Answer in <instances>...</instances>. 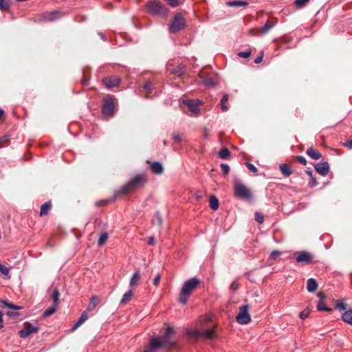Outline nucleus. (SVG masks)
Wrapping results in <instances>:
<instances>
[{
	"instance_id": "1",
	"label": "nucleus",
	"mask_w": 352,
	"mask_h": 352,
	"mask_svg": "<svg viewBox=\"0 0 352 352\" xmlns=\"http://www.w3.org/2000/svg\"><path fill=\"white\" fill-rule=\"evenodd\" d=\"M173 333V329L171 327H168L164 335L152 338L150 340L148 347L144 352H155L160 348L173 346L175 342L170 339V336Z\"/></svg>"
},
{
	"instance_id": "2",
	"label": "nucleus",
	"mask_w": 352,
	"mask_h": 352,
	"mask_svg": "<svg viewBox=\"0 0 352 352\" xmlns=\"http://www.w3.org/2000/svg\"><path fill=\"white\" fill-rule=\"evenodd\" d=\"M199 284V280L195 277L185 281L179 293V302L182 305H186L188 302V296Z\"/></svg>"
},
{
	"instance_id": "3",
	"label": "nucleus",
	"mask_w": 352,
	"mask_h": 352,
	"mask_svg": "<svg viewBox=\"0 0 352 352\" xmlns=\"http://www.w3.org/2000/svg\"><path fill=\"white\" fill-rule=\"evenodd\" d=\"M186 335L197 341L199 339L204 340H212L216 337L214 328L199 329L195 330H186Z\"/></svg>"
},
{
	"instance_id": "4",
	"label": "nucleus",
	"mask_w": 352,
	"mask_h": 352,
	"mask_svg": "<svg viewBox=\"0 0 352 352\" xmlns=\"http://www.w3.org/2000/svg\"><path fill=\"white\" fill-rule=\"evenodd\" d=\"M144 177L142 175H137L123 186L116 193L117 195L133 191L142 185Z\"/></svg>"
},
{
	"instance_id": "5",
	"label": "nucleus",
	"mask_w": 352,
	"mask_h": 352,
	"mask_svg": "<svg viewBox=\"0 0 352 352\" xmlns=\"http://www.w3.org/2000/svg\"><path fill=\"white\" fill-rule=\"evenodd\" d=\"M147 8L148 12L152 14L158 15L160 16H166L168 14V10L157 0H151L147 3Z\"/></svg>"
},
{
	"instance_id": "6",
	"label": "nucleus",
	"mask_w": 352,
	"mask_h": 352,
	"mask_svg": "<svg viewBox=\"0 0 352 352\" xmlns=\"http://www.w3.org/2000/svg\"><path fill=\"white\" fill-rule=\"evenodd\" d=\"M234 196L238 199L250 201L252 195L250 190L243 184H236L234 187Z\"/></svg>"
},
{
	"instance_id": "7",
	"label": "nucleus",
	"mask_w": 352,
	"mask_h": 352,
	"mask_svg": "<svg viewBox=\"0 0 352 352\" xmlns=\"http://www.w3.org/2000/svg\"><path fill=\"white\" fill-rule=\"evenodd\" d=\"M115 100L113 96H107L103 98L102 113L106 116H111L115 112Z\"/></svg>"
},
{
	"instance_id": "8",
	"label": "nucleus",
	"mask_w": 352,
	"mask_h": 352,
	"mask_svg": "<svg viewBox=\"0 0 352 352\" xmlns=\"http://www.w3.org/2000/svg\"><path fill=\"white\" fill-rule=\"evenodd\" d=\"M236 320L241 324H247L251 321L248 305L246 304L239 307V313L236 316Z\"/></svg>"
},
{
	"instance_id": "9",
	"label": "nucleus",
	"mask_w": 352,
	"mask_h": 352,
	"mask_svg": "<svg viewBox=\"0 0 352 352\" xmlns=\"http://www.w3.org/2000/svg\"><path fill=\"white\" fill-rule=\"evenodd\" d=\"M186 26V22L182 16L177 14L175 16L174 19L169 27V31L170 33H175L184 28Z\"/></svg>"
},
{
	"instance_id": "10",
	"label": "nucleus",
	"mask_w": 352,
	"mask_h": 352,
	"mask_svg": "<svg viewBox=\"0 0 352 352\" xmlns=\"http://www.w3.org/2000/svg\"><path fill=\"white\" fill-rule=\"evenodd\" d=\"M296 261L302 265H308L311 263L313 256L308 252L301 251L294 253Z\"/></svg>"
},
{
	"instance_id": "11",
	"label": "nucleus",
	"mask_w": 352,
	"mask_h": 352,
	"mask_svg": "<svg viewBox=\"0 0 352 352\" xmlns=\"http://www.w3.org/2000/svg\"><path fill=\"white\" fill-rule=\"evenodd\" d=\"M60 16L58 11L45 12L39 16L38 20L41 22H50L57 20Z\"/></svg>"
},
{
	"instance_id": "12",
	"label": "nucleus",
	"mask_w": 352,
	"mask_h": 352,
	"mask_svg": "<svg viewBox=\"0 0 352 352\" xmlns=\"http://www.w3.org/2000/svg\"><path fill=\"white\" fill-rule=\"evenodd\" d=\"M38 328L29 322L25 324L24 328L19 331V336L21 338H26L30 334L37 333Z\"/></svg>"
},
{
	"instance_id": "13",
	"label": "nucleus",
	"mask_w": 352,
	"mask_h": 352,
	"mask_svg": "<svg viewBox=\"0 0 352 352\" xmlns=\"http://www.w3.org/2000/svg\"><path fill=\"white\" fill-rule=\"evenodd\" d=\"M102 82L107 88H113L120 85L121 79L116 76H110L104 78Z\"/></svg>"
},
{
	"instance_id": "14",
	"label": "nucleus",
	"mask_w": 352,
	"mask_h": 352,
	"mask_svg": "<svg viewBox=\"0 0 352 352\" xmlns=\"http://www.w3.org/2000/svg\"><path fill=\"white\" fill-rule=\"evenodd\" d=\"M314 167L316 172L322 176H326L329 171V165L327 162L317 163Z\"/></svg>"
},
{
	"instance_id": "15",
	"label": "nucleus",
	"mask_w": 352,
	"mask_h": 352,
	"mask_svg": "<svg viewBox=\"0 0 352 352\" xmlns=\"http://www.w3.org/2000/svg\"><path fill=\"white\" fill-rule=\"evenodd\" d=\"M189 110L195 115H198L200 112L199 109V102L197 100H188L184 101Z\"/></svg>"
},
{
	"instance_id": "16",
	"label": "nucleus",
	"mask_w": 352,
	"mask_h": 352,
	"mask_svg": "<svg viewBox=\"0 0 352 352\" xmlns=\"http://www.w3.org/2000/svg\"><path fill=\"white\" fill-rule=\"evenodd\" d=\"M143 89L146 92L145 98H150L149 95L152 94L155 90V85L151 81H147L142 85Z\"/></svg>"
},
{
	"instance_id": "17",
	"label": "nucleus",
	"mask_w": 352,
	"mask_h": 352,
	"mask_svg": "<svg viewBox=\"0 0 352 352\" xmlns=\"http://www.w3.org/2000/svg\"><path fill=\"white\" fill-rule=\"evenodd\" d=\"M88 319V314L85 311H84L80 318L78 319L77 322L74 324L72 328V331H74L76 330L80 326H81Z\"/></svg>"
},
{
	"instance_id": "18",
	"label": "nucleus",
	"mask_w": 352,
	"mask_h": 352,
	"mask_svg": "<svg viewBox=\"0 0 352 352\" xmlns=\"http://www.w3.org/2000/svg\"><path fill=\"white\" fill-rule=\"evenodd\" d=\"M318 288V283L316 280L313 278H310L307 281V289L309 292L313 293L316 291Z\"/></svg>"
},
{
	"instance_id": "19",
	"label": "nucleus",
	"mask_w": 352,
	"mask_h": 352,
	"mask_svg": "<svg viewBox=\"0 0 352 352\" xmlns=\"http://www.w3.org/2000/svg\"><path fill=\"white\" fill-rule=\"evenodd\" d=\"M306 153L314 160H318L321 157V153L318 150L314 149L312 147L308 148Z\"/></svg>"
},
{
	"instance_id": "20",
	"label": "nucleus",
	"mask_w": 352,
	"mask_h": 352,
	"mask_svg": "<svg viewBox=\"0 0 352 352\" xmlns=\"http://www.w3.org/2000/svg\"><path fill=\"white\" fill-rule=\"evenodd\" d=\"M279 168L281 173L285 177H288L292 173L291 167L287 164H280L279 165Z\"/></svg>"
},
{
	"instance_id": "21",
	"label": "nucleus",
	"mask_w": 352,
	"mask_h": 352,
	"mask_svg": "<svg viewBox=\"0 0 352 352\" xmlns=\"http://www.w3.org/2000/svg\"><path fill=\"white\" fill-rule=\"evenodd\" d=\"M151 169L153 173L155 174H161L163 172V166L162 164L160 162H153L151 165Z\"/></svg>"
},
{
	"instance_id": "22",
	"label": "nucleus",
	"mask_w": 352,
	"mask_h": 352,
	"mask_svg": "<svg viewBox=\"0 0 352 352\" xmlns=\"http://www.w3.org/2000/svg\"><path fill=\"white\" fill-rule=\"evenodd\" d=\"M342 319L346 323L352 325V309L345 311L342 316Z\"/></svg>"
},
{
	"instance_id": "23",
	"label": "nucleus",
	"mask_w": 352,
	"mask_h": 352,
	"mask_svg": "<svg viewBox=\"0 0 352 352\" xmlns=\"http://www.w3.org/2000/svg\"><path fill=\"white\" fill-rule=\"evenodd\" d=\"M209 205L212 210H217L219 206L218 199L214 195H211L209 199Z\"/></svg>"
},
{
	"instance_id": "24",
	"label": "nucleus",
	"mask_w": 352,
	"mask_h": 352,
	"mask_svg": "<svg viewBox=\"0 0 352 352\" xmlns=\"http://www.w3.org/2000/svg\"><path fill=\"white\" fill-rule=\"evenodd\" d=\"M226 4L229 7H246L248 5V2L245 1H232L227 2Z\"/></svg>"
},
{
	"instance_id": "25",
	"label": "nucleus",
	"mask_w": 352,
	"mask_h": 352,
	"mask_svg": "<svg viewBox=\"0 0 352 352\" xmlns=\"http://www.w3.org/2000/svg\"><path fill=\"white\" fill-rule=\"evenodd\" d=\"M97 304H98V297L96 296H92L90 299L89 303L88 304L86 311L87 312V311H93L96 308Z\"/></svg>"
},
{
	"instance_id": "26",
	"label": "nucleus",
	"mask_w": 352,
	"mask_h": 352,
	"mask_svg": "<svg viewBox=\"0 0 352 352\" xmlns=\"http://www.w3.org/2000/svg\"><path fill=\"white\" fill-rule=\"evenodd\" d=\"M52 206L51 202L47 201L43 204L40 210V215L43 216L45 214H47L48 213L49 210L50 209Z\"/></svg>"
},
{
	"instance_id": "27",
	"label": "nucleus",
	"mask_w": 352,
	"mask_h": 352,
	"mask_svg": "<svg viewBox=\"0 0 352 352\" xmlns=\"http://www.w3.org/2000/svg\"><path fill=\"white\" fill-rule=\"evenodd\" d=\"M133 295V293L132 290L127 291L126 293L124 294V295L120 300V304H126L127 302H129L131 299Z\"/></svg>"
},
{
	"instance_id": "28",
	"label": "nucleus",
	"mask_w": 352,
	"mask_h": 352,
	"mask_svg": "<svg viewBox=\"0 0 352 352\" xmlns=\"http://www.w3.org/2000/svg\"><path fill=\"white\" fill-rule=\"evenodd\" d=\"M3 307H7V308H9V309H13V310H19L21 309V307L20 306H17V305H15L14 304L12 303V302H8L7 300H2L1 301Z\"/></svg>"
},
{
	"instance_id": "29",
	"label": "nucleus",
	"mask_w": 352,
	"mask_h": 352,
	"mask_svg": "<svg viewBox=\"0 0 352 352\" xmlns=\"http://www.w3.org/2000/svg\"><path fill=\"white\" fill-rule=\"evenodd\" d=\"M275 25V23L272 21H267L262 28L261 32L263 34L267 33Z\"/></svg>"
},
{
	"instance_id": "30",
	"label": "nucleus",
	"mask_w": 352,
	"mask_h": 352,
	"mask_svg": "<svg viewBox=\"0 0 352 352\" xmlns=\"http://www.w3.org/2000/svg\"><path fill=\"white\" fill-rule=\"evenodd\" d=\"M60 293L58 289H55L51 296V298L54 302V305L57 306L59 302Z\"/></svg>"
},
{
	"instance_id": "31",
	"label": "nucleus",
	"mask_w": 352,
	"mask_h": 352,
	"mask_svg": "<svg viewBox=\"0 0 352 352\" xmlns=\"http://www.w3.org/2000/svg\"><path fill=\"white\" fill-rule=\"evenodd\" d=\"M230 155V151L227 148H223L219 151V157L221 159L226 160Z\"/></svg>"
},
{
	"instance_id": "32",
	"label": "nucleus",
	"mask_w": 352,
	"mask_h": 352,
	"mask_svg": "<svg viewBox=\"0 0 352 352\" xmlns=\"http://www.w3.org/2000/svg\"><path fill=\"white\" fill-rule=\"evenodd\" d=\"M10 6V0H0V10L7 11Z\"/></svg>"
},
{
	"instance_id": "33",
	"label": "nucleus",
	"mask_w": 352,
	"mask_h": 352,
	"mask_svg": "<svg viewBox=\"0 0 352 352\" xmlns=\"http://www.w3.org/2000/svg\"><path fill=\"white\" fill-rule=\"evenodd\" d=\"M56 305H53L50 307H48L44 312H43V316L44 318H47V317H49L50 316H52V314H54L56 310Z\"/></svg>"
},
{
	"instance_id": "34",
	"label": "nucleus",
	"mask_w": 352,
	"mask_h": 352,
	"mask_svg": "<svg viewBox=\"0 0 352 352\" xmlns=\"http://www.w3.org/2000/svg\"><path fill=\"white\" fill-rule=\"evenodd\" d=\"M107 239H108V234L107 232L102 233L100 234L98 241V246H100V247L102 246L106 243Z\"/></svg>"
},
{
	"instance_id": "35",
	"label": "nucleus",
	"mask_w": 352,
	"mask_h": 352,
	"mask_svg": "<svg viewBox=\"0 0 352 352\" xmlns=\"http://www.w3.org/2000/svg\"><path fill=\"white\" fill-rule=\"evenodd\" d=\"M228 100V96L227 94H224L222 96V98L221 99V102H220V105H221V109L223 111H226L228 109V107L226 105V102Z\"/></svg>"
},
{
	"instance_id": "36",
	"label": "nucleus",
	"mask_w": 352,
	"mask_h": 352,
	"mask_svg": "<svg viewBox=\"0 0 352 352\" xmlns=\"http://www.w3.org/2000/svg\"><path fill=\"white\" fill-rule=\"evenodd\" d=\"M317 309L320 311H330L331 309L326 306L324 302L320 300L318 305H317Z\"/></svg>"
},
{
	"instance_id": "37",
	"label": "nucleus",
	"mask_w": 352,
	"mask_h": 352,
	"mask_svg": "<svg viewBox=\"0 0 352 352\" xmlns=\"http://www.w3.org/2000/svg\"><path fill=\"white\" fill-rule=\"evenodd\" d=\"M140 278V274L138 272H135L133 273L131 280H130V286L133 287L135 285H136L138 279Z\"/></svg>"
},
{
	"instance_id": "38",
	"label": "nucleus",
	"mask_w": 352,
	"mask_h": 352,
	"mask_svg": "<svg viewBox=\"0 0 352 352\" xmlns=\"http://www.w3.org/2000/svg\"><path fill=\"white\" fill-rule=\"evenodd\" d=\"M204 85L207 87H213L216 83L214 80L211 78H206L203 80Z\"/></svg>"
},
{
	"instance_id": "39",
	"label": "nucleus",
	"mask_w": 352,
	"mask_h": 352,
	"mask_svg": "<svg viewBox=\"0 0 352 352\" xmlns=\"http://www.w3.org/2000/svg\"><path fill=\"white\" fill-rule=\"evenodd\" d=\"M172 140L175 143H180L183 140V136L179 133H173L172 135Z\"/></svg>"
},
{
	"instance_id": "40",
	"label": "nucleus",
	"mask_w": 352,
	"mask_h": 352,
	"mask_svg": "<svg viewBox=\"0 0 352 352\" xmlns=\"http://www.w3.org/2000/svg\"><path fill=\"white\" fill-rule=\"evenodd\" d=\"M255 220L260 224H262L264 221V217L261 212H255Z\"/></svg>"
},
{
	"instance_id": "41",
	"label": "nucleus",
	"mask_w": 352,
	"mask_h": 352,
	"mask_svg": "<svg viewBox=\"0 0 352 352\" xmlns=\"http://www.w3.org/2000/svg\"><path fill=\"white\" fill-rule=\"evenodd\" d=\"M309 314H310V310L309 309H305L300 313L299 317L302 320H305L309 316Z\"/></svg>"
},
{
	"instance_id": "42",
	"label": "nucleus",
	"mask_w": 352,
	"mask_h": 352,
	"mask_svg": "<svg viewBox=\"0 0 352 352\" xmlns=\"http://www.w3.org/2000/svg\"><path fill=\"white\" fill-rule=\"evenodd\" d=\"M174 73L180 76L186 73V68L184 66H179L175 71H174Z\"/></svg>"
},
{
	"instance_id": "43",
	"label": "nucleus",
	"mask_w": 352,
	"mask_h": 352,
	"mask_svg": "<svg viewBox=\"0 0 352 352\" xmlns=\"http://www.w3.org/2000/svg\"><path fill=\"white\" fill-rule=\"evenodd\" d=\"M346 305L342 301H338L336 303V308L340 311H346Z\"/></svg>"
},
{
	"instance_id": "44",
	"label": "nucleus",
	"mask_w": 352,
	"mask_h": 352,
	"mask_svg": "<svg viewBox=\"0 0 352 352\" xmlns=\"http://www.w3.org/2000/svg\"><path fill=\"white\" fill-rule=\"evenodd\" d=\"M237 54L239 57L247 58L251 56V51H250V50L245 51V52L241 51V52H239Z\"/></svg>"
},
{
	"instance_id": "45",
	"label": "nucleus",
	"mask_w": 352,
	"mask_h": 352,
	"mask_svg": "<svg viewBox=\"0 0 352 352\" xmlns=\"http://www.w3.org/2000/svg\"><path fill=\"white\" fill-rule=\"evenodd\" d=\"M0 272L3 275H8L10 273V270L5 265L0 263Z\"/></svg>"
},
{
	"instance_id": "46",
	"label": "nucleus",
	"mask_w": 352,
	"mask_h": 352,
	"mask_svg": "<svg viewBox=\"0 0 352 352\" xmlns=\"http://www.w3.org/2000/svg\"><path fill=\"white\" fill-rule=\"evenodd\" d=\"M309 0H296L294 3L298 8H302L307 3L309 2Z\"/></svg>"
},
{
	"instance_id": "47",
	"label": "nucleus",
	"mask_w": 352,
	"mask_h": 352,
	"mask_svg": "<svg viewBox=\"0 0 352 352\" xmlns=\"http://www.w3.org/2000/svg\"><path fill=\"white\" fill-rule=\"evenodd\" d=\"M246 166L248 167V168L250 171H252V172H253V173H256L258 172V169H257V168H256L254 164H252L247 163V164H246Z\"/></svg>"
},
{
	"instance_id": "48",
	"label": "nucleus",
	"mask_w": 352,
	"mask_h": 352,
	"mask_svg": "<svg viewBox=\"0 0 352 352\" xmlns=\"http://www.w3.org/2000/svg\"><path fill=\"white\" fill-rule=\"evenodd\" d=\"M155 218L157 221V223L160 226L162 224V218L159 211H157L155 214Z\"/></svg>"
},
{
	"instance_id": "49",
	"label": "nucleus",
	"mask_w": 352,
	"mask_h": 352,
	"mask_svg": "<svg viewBox=\"0 0 352 352\" xmlns=\"http://www.w3.org/2000/svg\"><path fill=\"white\" fill-rule=\"evenodd\" d=\"M221 168L224 174H227L230 171V166L226 164H221Z\"/></svg>"
},
{
	"instance_id": "50",
	"label": "nucleus",
	"mask_w": 352,
	"mask_h": 352,
	"mask_svg": "<svg viewBox=\"0 0 352 352\" xmlns=\"http://www.w3.org/2000/svg\"><path fill=\"white\" fill-rule=\"evenodd\" d=\"M296 159L302 164H303V165H306L307 164V160H306V159L303 156L297 155L296 156Z\"/></svg>"
},
{
	"instance_id": "51",
	"label": "nucleus",
	"mask_w": 352,
	"mask_h": 352,
	"mask_svg": "<svg viewBox=\"0 0 352 352\" xmlns=\"http://www.w3.org/2000/svg\"><path fill=\"white\" fill-rule=\"evenodd\" d=\"M263 54H264V52H261L260 55L254 59V63L256 64H258L263 60Z\"/></svg>"
},
{
	"instance_id": "52",
	"label": "nucleus",
	"mask_w": 352,
	"mask_h": 352,
	"mask_svg": "<svg viewBox=\"0 0 352 352\" xmlns=\"http://www.w3.org/2000/svg\"><path fill=\"white\" fill-rule=\"evenodd\" d=\"M171 7H177L179 5L178 0H166Z\"/></svg>"
},
{
	"instance_id": "53",
	"label": "nucleus",
	"mask_w": 352,
	"mask_h": 352,
	"mask_svg": "<svg viewBox=\"0 0 352 352\" xmlns=\"http://www.w3.org/2000/svg\"><path fill=\"white\" fill-rule=\"evenodd\" d=\"M160 278H161V276L159 274L155 277V278L153 280V285L155 286H158V285L160 283Z\"/></svg>"
},
{
	"instance_id": "54",
	"label": "nucleus",
	"mask_w": 352,
	"mask_h": 352,
	"mask_svg": "<svg viewBox=\"0 0 352 352\" xmlns=\"http://www.w3.org/2000/svg\"><path fill=\"white\" fill-rule=\"evenodd\" d=\"M317 184V181H316V179L311 177V182L309 183V186L311 188H313L314 186H315Z\"/></svg>"
},
{
	"instance_id": "55",
	"label": "nucleus",
	"mask_w": 352,
	"mask_h": 352,
	"mask_svg": "<svg viewBox=\"0 0 352 352\" xmlns=\"http://www.w3.org/2000/svg\"><path fill=\"white\" fill-rule=\"evenodd\" d=\"M344 146H346L348 148L351 149L352 148V140H348L344 144Z\"/></svg>"
},
{
	"instance_id": "56",
	"label": "nucleus",
	"mask_w": 352,
	"mask_h": 352,
	"mask_svg": "<svg viewBox=\"0 0 352 352\" xmlns=\"http://www.w3.org/2000/svg\"><path fill=\"white\" fill-rule=\"evenodd\" d=\"M148 244L151 245H153L155 244V238L153 236L149 237L148 241Z\"/></svg>"
},
{
	"instance_id": "57",
	"label": "nucleus",
	"mask_w": 352,
	"mask_h": 352,
	"mask_svg": "<svg viewBox=\"0 0 352 352\" xmlns=\"http://www.w3.org/2000/svg\"><path fill=\"white\" fill-rule=\"evenodd\" d=\"M3 327V314L0 311V329Z\"/></svg>"
},
{
	"instance_id": "58",
	"label": "nucleus",
	"mask_w": 352,
	"mask_h": 352,
	"mask_svg": "<svg viewBox=\"0 0 352 352\" xmlns=\"http://www.w3.org/2000/svg\"><path fill=\"white\" fill-rule=\"evenodd\" d=\"M279 254H280V252L278 251L274 250V251H273L272 252L271 256L272 257H276V256H279Z\"/></svg>"
},
{
	"instance_id": "59",
	"label": "nucleus",
	"mask_w": 352,
	"mask_h": 352,
	"mask_svg": "<svg viewBox=\"0 0 352 352\" xmlns=\"http://www.w3.org/2000/svg\"><path fill=\"white\" fill-rule=\"evenodd\" d=\"M98 35L103 40V41H107V37L106 36L101 32H98Z\"/></svg>"
},
{
	"instance_id": "60",
	"label": "nucleus",
	"mask_w": 352,
	"mask_h": 352,
	"mask_svg": "<svg viewBox=\"0 0 352 352\" xmlns=\"http://www.w3.org/2000/svg\"><path fill=\"white\" fill-rule=\"evenodd\" d=\"M6 140H7V138L6 137H3V138L0 139V148L1 147V144L3 142H6Z\"/></svg>"
},
{
	"instance_id": "61",
	"label": "nucleus",
	"mask_w": 352,
	"mask_h": 352,
	"mask_svg": "<svg viewBox=\"0 0 352 352\" xmlns=\"http://www.w3.org/2000/svg\"><path fill=\"white\" fill-rule=\"evenodd\" d=\"M4 110L3 109H0V119L1 118V117L4 115Z\"/></svg>"
},
{
	"instance_id": "62",
	"label": "nucleus",
	"mask_w": 352,
	"mask_h": 352,
	"mask_svg": "<svg viewBox=\"0 0 352 352\" xmlns=\"http://www.w3.org/2000/svg\"><path fill=\"white\" fill-rule=\"evenodd\" d=\"M306 173H307V175H309L311 177H312V170H307Z\"/></svg>"
},
{
	"instance_id": "63",
	"label": "nucleus",
	"mask_w": 352,
	"mask_h": 352,
	"mask_svg": "<svg viewBox=\"0 0 352 352\" xmlns=\"http://www.w3.org/2000/svg\"><path fill=\"white\" fill-rule=\"evenodd\" d=\"M106 204L107 203V201L106 200H102L100 201V202H97L96 204L98 205L99 204Z\"/></svg>"
},
{
	"instance_id": "64",
	"label": "nucleus",
	"mask_w": 352,
	"mask_h": 352,
	"mask_svg": "<svg viewBox=\"0 0 352 352\" xmlns=\"http://www.w3.org/2000/svg\"><path fill=\"white\" fill-rule=\"evenodd\" d=\"M86 80H87L85 79V78H83V79H82V83H83V84H85V83H86Z\"/></svg>"
}]
</instances>
